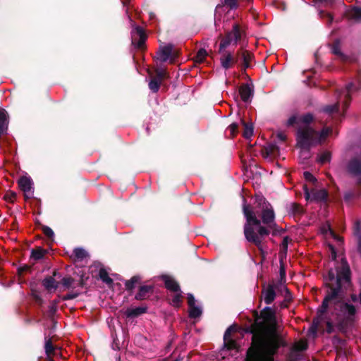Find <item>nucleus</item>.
<instances>
[{"mask_svg": "<svg viewBox=\"0 0 361 361\" xmlns=\"http://www.w3.org/2000/svg\"><path fill=\"white\" fill-rule=\"evenodd\" d=\"M42 283L44 288L50 293L55 291L60 284L53 276H46L42 280Z\"/></svg>", "mask_w": 361, "mask_h": 361, "instance_id": "obj_19", "label": "nucleus"}, {"mask_svg": "<svg viewBox=\"0 0 361 361\" xmlns=\"http://www.w3.org/2000/svg\"><path fill=\"white\" fill-rule=\"evenodd\" d=\"M47 253V251L42 247H37L36 249H32L31 251L30 257L35 260H39L42 259Z\"/></svg>", "mask_w": 361, "mask_h": 361, "instance_id": "obj_30", "label": "nucleus"}, {"mask_svg": "<svg viewBox=\"0 0 361 361\" xmlns=\"http://www.w3.org/2000/svg\"><path fill=\"white\" fill-rule=\"evenodd\" d=\"M300 156L302 157L304 159H307L310 157V149L311 148L307 149H300Z\"/></svg>", "mask_w": 361, "mask_h": 361, "instance_id": "obj_59", "label": "nucleus"}, {"mask_svg": "<svg viewBox=\"0 0 361 361\" xmlns=\"http://www.w3.org/2000/svg\"><path fill=\"white\" fill-rule=\"evenodd\" d=\"M312 200L315 202H326L328 200L329 192L326 189L321 190H312Z\"/></svg>", "mask_w": 361, "mask_h": 361, "instance_id": "obj_22", "label": "nucleus"}, {"mask_svg": "<svg viewBox=\"0 0 361 361\" xmlns=\"http://www.w3.org/2000/svg\"><path fill=\"white\" fill-rule=\"evenodd\" d=\"M259 216L261 218V223H263L267 225L268 228L273 230V235H276L279 232V229L275 223L274 211L271 204L269 206H264V207L261 209Z\"/></svg>", "mask_w": 361, "mask_h": 361, "instance_id": "obj_6", "label": "nucleus"}, {"mask_svg": "<svg viewBox=\"0 0 361 361\" xmlns=\"http://www.w3.org/2000/svg\"><path fill=\"white\" fill-rule=\"evenodd\" d=\"M331 133L332 128L331 127H324L321 131H318V134H317L318 145H321Z\"/></svg>", "mask_w": 361, "mask_h": 361, "instance_id": "obj_27", "label": "nucleus"}, {"mask_svg": "<svg viewBox=\"0 0 361 361\" xmlns=\"http://www.w3.org/2000/svg\"><path fill=\"white\" fill-rule=\"evenodd\" d=\"M161 280L164 282L166 288L173 292H180V288L178 283L168 275H162Z\"/></svg>", "mask_w": 361, "mask_h": 361, "instance_id": "obj_18", "label": "nucleus"}, {"mask_svg": "<svg viewBox=\"0 0 361 361\" xmlns=\"http://www.w3.org/2000/svg\"><path fill=\"white\" fill-rule=\"evenodd\" d=\"M221 54L220 63L221 66L225 70H228L238 63V56H234L231 51L224 49L222 52H218Z\"/></svg>", "mask_w": 361, "mask_h": 361, "instance_id": "obj_12", "label": "nucleus"}, {"mask_svg": "<svg viewBox=\"0 0 361 361\" xmlns=\"http://www.w3.org/2000/svg\"><path fill=\"white\" fill-rule=\"evenodd\" d=\"M276 152H279V147L276 145H271L265 149L263 156L267 157L269 155H274Z\"/></svg>", "mask_w": 361, "mask_h": 361, "instance_id": "obj_44", "label": "nucleus"}, {"mask_svg": "<svg viewBox=\"0 0 361 361\" xmlns=\"http://www.w3.org/2000/svg\"><path fill=\"white\" fill-rule=\"evenodd\" d=\"M188 304L190 307L195 306V299L194 295L192 293L188 294Z\"/></svg>", "mask_w": 361, "mask_h": 361, "instance_id": "obj_62", "label": "nucleus"}, {"mask_svg": "<svg viewBox=\"0 0 361 361\" xmlns=\"http://www.w3.org/2000/svg\"><path fill=\"white\" fill-rule=\"evenodd\" d=\"M32 267L30 265L24 264L23 266H20L18 268V274L19 276H22L24 273L27 271H30Z\"/></svg>", "mask_w": 361, "mask_h": 361, "instance_id": "obj_56", "label": "nucleus"}, {"mask_svg": "<svg viewBox=\"0 0 361 361\" xmlns=\"http://www.w3.org/2000/svg\"><path fill=\"white\" fill-rule=\"evenodd\" d=\"M241 123L243 126V135L245 138L249 139L253 135V125L252 123H246L243 119H241Z\"/></svg>", "mask_w": 361, "mask_h": 361, "instance_id": "obj_29", "label": "nucleus"}, {"mask_svg": "<svg viewBox=\"0 0 361 361\" xmlns=\"http://www.w3.org/2000/svg\"><path fill=\"white\" fill-rule=\"evenodd\" d=\"M348 16L350 19L354 20L356 22L361 21V7L353 6L348 11Z\"/></svg>", "mask_w": 361, "mask_h": 361, "instance_id": "obj_26", "label": "nucleus"}, {"mask_svg": "<svg viewBox=\"0 0 361 361\" xmlns=\"http://www.w3.org/2000/svg\"><path fill=\"white\" fill-rule=\"evenodd\" d=\"M339 107L340 104L339 102H336L334 104L331 105H326L323 109L322 111L326 114H329V115L334 114V113H338L339 112Z\"/></svg>", "mask_w": 361, "mask_h": 361, "instance_id": "obj_36", "label": "nucleus"}, {"mask_svg": "<svg viewBox=\"0 0 361 361\" xmlns=\"http://www.w3.org/2000/svg\"><path fill=\"white\" fill-rule=\"evenodd\" d=\"M32 297L34 299V300L39 305H42L43 304V300L42 297L36 292H33L32 293Z\"/></svg>", "mask_w": 361, "mask_h": 361, "instance_id": "obj_61", "label": "nucleus"}, {"mask_svg": "<svg viewBox=\"0 0 361 361\" xmlns=\"http://www.w3.org/2000/svg\"><path fill=\"white\" fill-rule=\"evenodd\" d=\"M16 196H17V195L16 192H14L11 190H8L4 195V200H6L8 202L13 203L16 199Z\"/></svg>", "mask_w": 361, "mask_h": 361, "instance_id": "obj_48", "label": "nucleus"}, {"mask_svg": "<svg viewBox=\"0 0 361 361\" xmlns=\"http://www.w3.org/2000/svg\"><path fill=\"white\" fill-rule=\"evenodd\" d=\"M331 154L329 151H324L317 157V162L320 164H324L331 161Z\"/></svg>", "mask_w": 361, "mask_h": 361, "instance_id": "obj_33", "label": "nucleus"}, {"mask_svg": "<svg viewBox=\"0 0 361 361\" xmlns=\"http://www.w3.org/2000/svg\"><path fill=\"white\" fill-rule=\"evenodd\" d=\"M228 129L233 137H234L238 132V124L237 123H233L228 126Z\"/></svg>", "mask_w": 361, "mask_h": 361, "instance_id": "obj_58", "label": "nucleus"}, {"mask_svg": "<svg viewBox=\"0 0 361 361\" xmlns=\"http://www.w3.org/2000/svg\"><path fill=\"white\" fill-rule=\"evenodd\" d=\"M18 183L20 190H23L25 193V198H30L31 195H30V193L32 189V181L31 178L27 176H22L19 178Z\"/></svg>", "mask_w": 361, "mask_h": 361, "instance_id": "obj_15", "label": "nucleus"}, {"mask_svg": "<svg viewBox=\"0 0 361 361\" xmlns=\"http://www.w3.org/2000/svg\"><path fill=\"white\" fill-rule=\"evenodd\" d=\"M279 274H280V280L276 284H279L280 286H281L282 283L286 282V276L285 265H284L283 259L281 258L280 259Z\"/></svg>", "mask_w": 361, "mask_h": 361, "instance_id": "obj_38", "label": "nucleus"}, {"mask_svg": "<svg viewBox=\"0 0 361 361\" xmlns=\"http://www.w3.org/2000/svg\"><path fill=\"white\" fill-rule=\"evenodd\" d=\"M44 340V350L46 355L48 357L54 355L56 348L53 345L51 339L50 338H47V337L45 336Z\"/></svg>", "mask_w": 361, "mask_h": 361, "instance_id": "obj_28", "label": "nucleus"}, {"mask_svg": "<svg viewBox=\"0 0 361 361\" xmlns=\"http://www.w3.org/2000/svg\"><path fill=\"white\" fill-rule=\"evenodd\" d=\"M352 271L345 258L336 266V270L329 269L323 275V286L325 296L318 308V313L325 314L330 304L333 305V314L335 315L338 330L345 334L355 319L357 309L354 305L343 300L347 293L353 288Z\"/></svg>", "mask_w": 361, "mask_h": 361, "instance_id": "obj_1", "label": "nucleus"}, {"mask_svg": "<svg viewBox=\"0 0 361 361\" xmlns=\"http://www.w3.org/2000/svg\"><path fill=\"white\" fill-rule=\"evenodd\" d=\"M73 282V278H72L71 276H66L63 277L59 283L62 284L66 288H69L72 286Z\"/></svg>", "mask_w": 361, "mask_h": 361, "instance_id": "obj_50", "label": "nucleus"}, {"mask_svg": "<svg viewBox=\"0 0 361 361\" xmlns=\"http://www.w3.org/2000/svg\"><path fill=\"white\" fill-rule=\"evenodd\" d=\"M329 248H330V250L331 252V259L336 262L335 266H336L338 264H340L341 263V261L338 262L336 260L337 253H336V250L335 247L333 245H330ZM343 258H345L346 259V258L345 257H343ZM342 259H343V257L341 259V260H342ZM331 269L335 271L336 267H334V268H331Z\"/></svg>", "mask_w": 361, "mask_h": 361, "instance_id": "obj_49", "label": "nucleus"}, {"mask_svg": "<svg viewBox=\"0 0 361 361\" xmlns=\"http://www.w3.org/2000/svg\"><path fill=\"white\" fill-rule=\"evenodd\" d=\"M88 254L83 248L76 247L73 250V256L75 261H82L87 257Z\"/></svg>", "mask_w": 361, "mask_h": 361, "instance_id": "obj_31", "label": "nucleus"}, {"mask_svg": "<svg viewBox=\"0 0 361 361\" xmlns=\"http://www.w3.org/2000/svg\"><path fill=\"white\" fill-rule=\"evenodd\" d=\"M131 43L132 45L138 50L143 51L146 49V40L147 35L144 28L136 25L131 30Z\"/></svg>", "mask_w": 361, "mask_h": 361, "instance_id": "obj_7", "label": "nucleus"}, {"mask_svg": "<svg viewBox=\"0 0 361 361\" xmlns=\"http://www.w3.org/2000/svg\"><path fill=\"white\" fill-rule=\"evenodd\" d=\"M182 298L183 297L180 293H176L171 300V305L176 308H179L183 302Z\"/></svg>", "mask_w": 361, "mask_h": 361, "instance_id": "obj_41", "label": "nucleus"}, {"mask_svg": "<svg viewBox=\"0 0 361 361\" xmlns=\"http://www.w3.org/2000/svg\"><path fill=\"white\" fill-rule=\"evenodd\" d=\"M99 276L102 281L107 285H111L113 283V279L109 276L108 272L105 269L101 268L99 269Z\"/></svg>", "mask_w": 361, "mask_h": 361, "instance_id": "obj_34", "label": "nucleus"}, {"mask_svg": "<svg viewBox=\"0 0 361 361\" xmlns=\"http://www.w3.org/2000/svg\"><path fill=\"white\" fill-rule=\"evenodd\" d=\"M289 240H290L289 237L288 236H286V237L283 238V241L281 243V247L282 250L285 253H286V252H287L288 245Z\"/></svg>", "mask_w": 361, "mask_h": 361, "instance_id": "obj_60", "label": "nucleus"}, {"mask_svg": "<svg viewBox=\"0 0 361 361\" xmlns=\"http://www.w3.org/2000/svg\"><path fill=\"white\" fill-rule=\"evenodd\" d=\"M242 37V31L238 24H234L231 31L227 32L223 37L222 35L219 36V39H221L219 44L218 52H222L226 49L230 44L233 42V44L236 45L238 42L240 41Z\"/></svg>", "mask_w": 361, "mask_h": 361, "instance_id": "obj_5", "label": "nucleus"}, {"mask_svg": "<svg viewBox=\"0 0 361 361\" xmlns=\"http://www.w3.org/2000/svg\"><path fill=\"white\" fill-rule=\"evenodd\" d=\"M224 346L228 350H234L237 348L238 345L235 341L233 339H228L227 341H224Z\"/></svg>", "mask_w": 361, "mask_h": 361, "instance_id": "obj_51", "label": "nucleus"}, {"mask_svg": "<svg viewBox=\"0 0 361 361\" xmlns=\"http://www.w3.org/2000/svg\"><path fill=\"white\" fill-rule=\"evenodd\" d=\"M326 331L327 334H332L334 331V326L332 323V322L331 321H327L326 323Z\"/></svg>", "mask_w": 361, "mask_h": 361, "instance_id": "obj_63", "label": "nucleus"}, {"mask_svg": "<svg viewBox=\"0 0 361 361\" xmlns=\"http://www.w3.org/2000/svg\"><path fill=\"white\" fill-rule=\"evenodd\" d=\"M348 173L353 177H357V184L361 185V153L352 157L346 165Z\"/></svg>", "mask_w": 361, "mask_h": 361, "instance_id": "obj_8", "label": "nucleus"}, {"mask_svg": "<svg viewBox=\"0 0 361 361\" xmlns=\"http://www.w3.org/2000/svg\"><path fill=\"white\" fill-rule=\"evenodd\" d=\"M154 286L153 284L140 285L135 299L138 301L147 300L154 294Z\"/></svg>", "mask_w": 361, "mask_h": 361, "instance_id": "obj_13", "label": "nucleus"}, {"mask_svg": "<svg viewBox=\"0 0 361 361\" xmlns=\"http://www.w3.org/2000/svg\"><path fill=\"white\" fill-rule=\"evenodd\" d=\"M314 121V116L312 113L298 116L296 115L291 116L286 122L287 127H293L295 124L301 123L303 126H310V124Z\"/></svg>", "mask_w": 361, "mask_h": 361, "instance_id": "obj_9", "label": "nucleus"}, {"mask_svg": "<svg viewBox=\"0 0 361 361\" xmlns=\"http://www.w3.org/2000/svg\"><path fill=\"white\" fill-rule=\"evenodd\" d=\"M147 306H140L135 308H128L125 311V315L127 318H135L145 314L147 311Z\"/></svg>", "mask_w": 361, "mask_h": 361, "instance_id": "obj_21", "label": "nucleus"}, {"mask_svg": "<svg viewBox=\"0 0 361 361\" xmlns=\"http://www.w3.org/2000/svg\"><path fill=\"white\" fill-rule=\"evenodd\" d=\"M300 360V355L294 351H291L287 357V361H298Z\"/></svg>", "mask_w": 361, "mask_h": 361, "instance_id": "obj_57", "label": "nucleus"}, {"mask_svg": "<svg viewBox=\"0 0 361 361\" xmlns=\"http://www.w3.org/2000/svg\"><path fill=\"white\" fill-rule=\"evenodd\" d=\"M141 276L139 275H135L133 277H131L130 279L126 280L125 281V287L126 290L128 291L130 293L133 292V290L135 289V286L137 284L141 283Z\"/></svg>", "mask_w": 361, "mask_h": 361, "instance_id": "obj_23", "label": "nucleus"}, {"mask_svg": "<svg viewBox=\"0 0 361 361\" xmlns=\"http://www.w3.org/2000/svg\"><path fill=\"white\" fill-rule=\"evenodd\" d=\"M243 212L246 219L244 225L245 237L248 242L255 244L259 250H262L261 238L268 235L269 231L261 225V221L257 218L250 205L245 203V199H243Z\"/></svg>", "mask_w": 361, "mask_h": 361, "instance_id": "obj_3", "label": "nucleus"}, {"mask_svg": "<svg viewBox=\"0 0 361 361\" xmlns=\"http://www.w3.org/2000/svg\"><path fill=\"white\" fill-rule=\"evenodd\" d=\"M358 87V84H357L355 82H349L348 84H347L345 85V91L346 92V94L345 95V99H344L343 104V108L344 112L348 109V108L350 106V102L352 99L351 94L353 92H357L359 90H355V87Z\"/></svg>", "mask_w": 361, "mask_h": 361, "instance_id": "obj_16", "label": "nucleus"}, {"mask_svg": "<svg viewBox=\"0 0 361 361\" xmlns=\"http://www.w3.org/2000/svg\"><path fill=\"white\" fill-rule=\"evenodd\" d=\"M307 348V344L305 342H300L296 344L293 348V351L298 353V351H303Z\"/></svg>", "mask_w": 361, "mask_h": 361, "instance_id": "obj_53", "label": "nucleus"}, {"mask_svg": "<svg viewBox=\"0 0 361 361\" xmlns=\"http://www.w3.org/2000/svg\"><path fill=\"white\" fill-rule=\"evenodd\" d=\"M318 131L312 126H299L295 133L296 147L300 149L311 148L318 145Z\"/></svg>", "mask_w": 361, "mask_h": 361, "instance_id": "obj_4", "label": "nucleus"}, {"mask_svg": "<svg viewBox=\"0 0 361 361\" xmlns=\"http://www.w3.org/2000/svg\"><path fill=\"white\" fill-rule=\"evenodd\" d=\"M154 78H157L158 80L161 81L162 82V81L164 80V79L166 77H168L167 75V73L166 72L165 70H163V69H156L155 70V75L153 76Z\"/></svg>", "mask_w": 361, "mask_h": 361, "instance_id": "obj_47", "label": "nucleus"}, {"mask_svg": "<svg viewBox=\"0 0 361 361\" xmlns=\"http://www.w3.org/2000/svg\"><path fill=\"white\" fill-rule=\"evenodd\" d=\"M236 56L238 60H241V71L245 73L246 69L250 67V63L255 57L254 54L247 50L240 49L237 51Z\"/></svg>", "mask_w": 361, "mask_h": 361, "instance_id": "obj_11", "label": "nucleus"}, {"mask_svg": "<svg viewBox=\"0 0 361 361\" xmlns=\"http://www.w3.org/2000/svg\"><path fill=\"white\" fill-rule=\"evenodd\" d=\"M255 200L257 207L261 209L264 207V206H269L271 204L263 196H257Z\"/></svg>", "mask_w": 361, "mask_h": 361, "instance_id": "obj_45", "label": "nucleus"}, {"mask_svg": "<svg viewBox=\"0 0 361 361\" xmlns=\"http://www.w3.org/2000/svg\"><path fill=\"white\" fill-rule=\"evenodd\" d=\"M353 235L358 239L361 236V220H356L353 226Z\"/></svg>", "mask_w": 361, "mask_h": 361, "instance_id": "obj_43", "label": "nucleus"}, {"mask_svg": "<svg viewBox=\"0 0 361 361\" xmlns=\"http://www.w3.org/2000/svg\"><path fill=\"white\" fill-rule=\"evenodd\" d=\"M304 178L310 183H315L317 182L316 178L309 171H305L303 173Z\"/></svg>", "mask_w": 361, "mask_h": 361, "instance_id": "obj_55", "label": "nucleus"}, {"mask_svg": "<svg viewBox=\"0 0 361 361\" xmlns=\"http://www.w3.org/2000/svg\"><path fill=\"white\" fill-rule=\"evenodd\" d=\"M8 116L6 110L0 109V136L4 134L8 129Z\"/></svg>", "mask_w": 361, "mask_h": 361, "instance_id": "obj_25", "label": "nucleus"}, {"mask_svg": "<svg viewBox=\"0 0 361 361\" xmlns=\"http://www.w3.org/2000/svg\"><path fill=\"white\" fill-rule=\"evenodd\" d=\"M173 45L168 44L165 46H160L158 51L157 52V59L161 62H166L170 59L171 63H173L175 59V54L173 51Z\"/></svg>", "mask_w": 361, "mask_h": 361, "instance_id": "obj_10", "label": "nucleus"}, {"mask_svg": "<svg viewBox=\"0 0 361 361\" xmlns=\"http://www.w3.org/2000/svg\"><path fill=\"white\" fill-rule=\"evenodd\" d=\"M282 288L279 284L269 283L266 288H264L262 294L264 295V300L267 305L271 304L276 298V293L275 289L280 290Z\"/></svg>", "mask_w": 361, "mask_h": 361, "instance_id": "obj_14", "label": "nucleus"}, {"mask_svg": "<svg viewBox=\"0 0 361 361\" xmlns=\"http://www.w3.org/2000/svg\"><path fill=\"white\" fill-rule=\"evenodd\" d=\"M332 345L336 348H341V346H345V340L341 338L340 336L335 335L331 338Z\"/></svg>", "mask_w": 361, "mask_h": 361, "instance_id": "obj_39", "label": "nucleus"}, {"mask_svg": "<svg viewBox=\"0 0 361 361\" xmlns=\"http://www.w3.org/2000/svg\"><path fill=\"white\" fill-rule=\"evenodd\" d=\"M319 14V16L321 18H326L327 19L328 24L330 25L332 23L333 16L330 13H329L324 11H320Z\"/></svg>", "mask_w": 361, "mask_h": 361, "instance_id": "obj_54", "label": "nucleus"}, {"mask_svg": "<svg viewBox=\"0 0 361 361\" xmlns=\"http://www.w3.org/2000/svg\"><path fill=\"white\" fill-rule=\"evenodd\" d=\"M223 5L227 6L231 10L235 9L238 6V0H224Z\"/></svg>", "mask_w": 361, "mask_h": 361, "instance_id": "obj_52", "label": "nucleus"}, {"mask_svg": "<svg viewBox=\"0 0 361 361\" xmlns=\"http://www.w3.org/2000/svg\"><path fill=\"white\" fill-rule=\"evenodd\" d=\"M161 84V82L158 80L157 78H154V77H152L148 85H149V90L152 92L157 93L160 88Z\"/></svg>", "mask_w": 361, "mask_h": 361, "instance_id": "obj_35", "label": "nucleus"}, {"mask_svg": "<svg viewBox=\"0 0 361 361\" xmlns=\"http://www.w3.org/2000/svg\"><path fill=\"white\" fill-rule=\"evenodd\" d=\"M360 195L361 185H358L356 183L353 188L348 190L344 192L343 200L346 203L349 204L353 200L358 198Z\"/></svg>", "mask_w": 361, "mask_h": 361, "instance_id": "obj_17", "label": "nucleus"}, {"mask_svg": "<svg viewBox=\"0 0 361 361\" xmlns=\"http://www.w3.org/2000/svg\"><path fill=\"white\" fill-rule=\"evenodd\" d=\"M283 288L285 290V295H284V301H283V303L281 305V307H287L288 304H289L290 302H292L293 297H292V294H291L290 290L286 286H283Z\"/></svg>", "mask_w": 361, "mask_h": 361, "instance_id": "obj_40", "label": "nucleus"}, {"mask_svg": "<svg viewBox=\"0 0 361 361\" xmlns=\"http://www.w3.org/2000/svg\"><path fill=\"white\" fill-rule=\"evenodd\" d=\"M291 211L294 215H301L304 213V209L302 206L296 202L291 204Z\"/></svg>", "mask_w": 361, "mask_h": 361, "instance_id": "obj_42", "label": "nucleus"}, {"mask_svg": "<svg viewBox=\"0 0 361 361\" xmlns=\"http://www.w3.org/2000/svg\"><path fill=\"white\" fill-rule=\"evenodd\" d=\"M207 55L208 53L206 49L201 48L198 50L195 56L194 57V61L197 63H202L204 61V59Z\"/></svg>", "mask_w": 361, "mask_h": 361, "instance_id": "obj_32", "label": "nucleus"}, {"mask_svg": "<svg viewBox=\"0 0 361 361\" xmlns=\"http://www.w3.org/2000/svg\"><path fill=\"white\" fill-rule=\"evenodd\" d=\"M239 94L244 102H248L253 96V90L248 84H243L239 88Z\"/></svg>", "mask_w": 361, "mask_h": 361, "instance_id": "obj_20", "label": "nucleus"}, {"mask_svg": "<svg viewBox=\"0 0 361 361\" xmlns=\"http://www.w3.org/2000/svg\"><path fill=\"white\" fill-rule=\"evenodd\" d=\"M331 52L333 54L337 56L341 61L343 62H346L348 61L349 58L348 56L344 54L340 49V42L338 40H336L331 46Z\"/></svg>", "mask_w": 361, "mask_h": 361, "instance_id": "obj_24", "label": "nucleus"}, {"mask_svg": "<svg viewBox=\"0 0 361 361\" xmlns=\"http://www.w3.org/2000/svg\"><path fill=\"white\" fill-rule=\"evenodd\" d=\"M42 230L43 233L51 240H54V233L53 230L47 226H42Z\"/></svg>", "mask_w": 361, "mask_h": 361, "instance_id": "obj_46", "label": "nucleus"}, {"mask_svg": "<svg viewBox=\"0 0 361 361\" xmlns=\"http://www.w3.org/2000/svg\"><path fill=\"white\" fill-rule=\"evenodd\" d=\"M358 84V87H355V90H361V69L357 71L355 81Z\"/></svg>", "mask_w": 361, "mask_h": 361, "instance_id": "obj_64", "label": "nucleus"}, {"mask_svg": "<svg viewBox=\"0 0 361 361\" xmlns=\"http://www.w3.org/2000/svg\"><path fill=\"white\" fill-rule=\"evenodd\" d=\"M202 314V311L200 307L195 306H193L192 307L189 308L188 311V315L189 317L191 319H196L197 317H200Z\"/></svg>", "mask_w": 361, "mask_h": 361, "instance_id": "obj_37", "label": "nucleus"}, {"mask_svg": "<svg viewBox=\"0 0 361 361\" xmlns=\"http://www.w3.org/2000/svg\"><path fill=\"white\" fill-rule=\"evenodd\" d=\"M252 317L243 327L245 333L252 335L245 361H274L279 348L286 345L279 331L276 311L265 307L259 312L253 310Z\"/></svg>", "mask_w": 361, "mask_h": 361, "instance_id": "obj_2", "label": "nucleus"}]
</instances>
